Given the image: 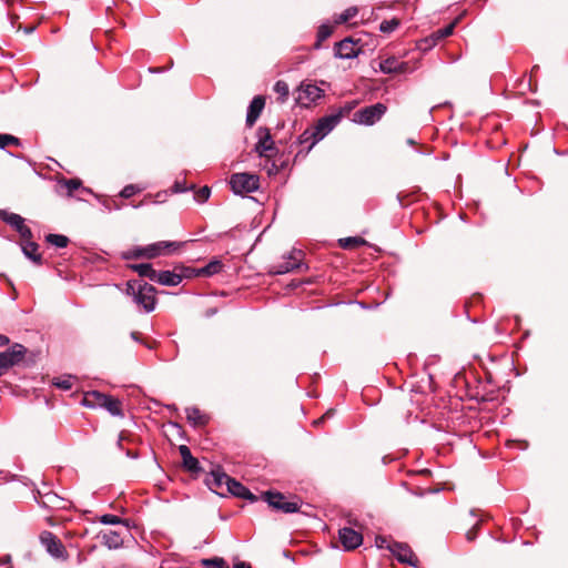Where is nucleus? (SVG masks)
Returning a JSON list of instances; mask_svg holds the SVG:
<instances>
[{"mask_svg": "<svg viewBox=\"0 0 568 568\" xmlns=\"http://www.w3.org/2000/svg\"><path fill=\"white\" fill-rule=\"evenodd\" d=\"M126 294L133 297L134 303L142 306L146 313L154 311L156 305L155 288L143 281H129Z\"/></svg>", "mask_w": 568, "mask_h": 568, "instance_id": "obj_1", "label": "nucleus"}, {"mask_svg": "<svg viewBox=\"0 0 568 568\" xmlns=\"http://www.w3.org/2000/svg\"><path fill=\"white\" fill-rule=\"evenodd\" d=\"M342 114L335 113L321 118L317 123L306 130L297 142H320L322 141L341 121Z\"/></svg>", "mask_w": 568, "mask_h": 568, "instance_id": "obj_2", "label": "nucleus"}, {"mask_svg": "<svg viewBox=\"0 0 568 568\" xmlns=\"http://www.w3.org/2000/svg\"><path fill=\"white\" fill-rule=\"evenodd\" d=\"M229 184L235 194L245 195L258 190L260 176L247 172L234 173L231 175Z\"/></svg>", "mask_w": 568, "mask_h": 568, "instance_id": "obj_3", "label": "nucleus"}, {"mask_svg": "<svg viewBox=\"0 0 568 568\" xmlns=\"http://www.w3.org/2000/svg\"><path fill=\"white\" fill-rule=\"evenodd\" d=\"M262 498L268 504L271 508L284 514L297 513L302 505L300 498L294 497L292 500H288L283 494L278 491H265L263 493Z\"/></svg>", "mask_w": 568, "mask_h": 568, "instance_id": "obj_4", "label": "nucleus"}, {"mask_svg": "<svg viewBox=\"0 0 568 568\" xmlns=\"http://www.w3.org/2000/svg\"><path fill=\"white\" fill-rule=\"evenodd\" d=\"M386 110L387 108L383 103L372 104L357 110L353 114V121L364 125H372L382 119Z\"/></svg>", "mask_w": 568, "mask_h": 568, "instance_id": "obj_5", "label": "nucleus"}, {"mask_svg": "<svg viewBox=\"0 0 568 568\" xmlns=\"http://www.w3.org/2000/svg\"><path fill=\"white\" fill-rule=\"evenodd\" d=\"M47 552L55 559H68V552L62 541L51 531L44 530L39 536Z\"/></svg>", "mask_w": 568, "mask_h": 568, "instance_id": "obj_6", "label": "nucleus"}, {"mask_svg": "<svg viewBox=\"0 0 568 568\" xmlns=\"http://www.w3.org/2000/svg\"><path fill=\"white\" fill-rule=\"evenodd\" d=\"M27 349L21 344H13L9 349L0 353V375L3 374L10 367L19 364L24 355Z\"/></svg>", "mask_w": 568, "mask_h": 568, "instance_id": "obj_7", "label": "nucleus"}, {"mask_svg": "<svg viewBox=\"0 0 568 568\" xmlns=\"http://www.w3.org/2000/svg\"><path fill=\"white\" fill-rule=\"evenodd\" d=\"M0 219L16 230L22 240L32 237V232L30 227L24 224V219L21 215L7 210H0Z\"/></svg>", "mask_w": 568, "mask_h": 568, "instance_id": "obj_8", "label": "nucleus"}, {"mask_svg": "<svg viewBox=\"0 0 568 568\" xmlns=\"http://www.w3.org/2000/svg\"><path fill=\"white\" fill-rule=\"evenodd\" d=\"M231 479L232 477L225 474L221 467H216L209 474L206 478V485L214 493L219 495H225L227 493L226 489L231 483Z\"/></svg>", "mask_w": 568, "mask_h": 568, "instance_id": "obj_9", "label": "nucleus"}, {"mask_svg": "<svg viewBox=\"0 0 568 568\" xmlns=\"http://www.w3.org/2000/svg\"><path fill=\"white\" fill-rule=\"evenodd\" d=\"M304 253L301 250H293L284 257V261L274 266L275 274H285L302 266Z\"/></svg>", "mask_w": 568, "mask_h": 568, "instance_id": "obj_10", "label": "nucleus"}, {"mask_svg": "<svg viewBox=\"0 0 568 568\" xmlns=\"http://www.w3.org/2000/svg\"><path fill=\"white\" fill-rule=\"evenodd\" d=\"M387 549H389L399 562L407 564L413 567L417 566L418 560L408 545L393 542L390 546H387Z\"/></svg>", "mask_w": 568, "mask_h": 568, "instance_id": "obj_11", "label": "nucleus"}, {"mask_svg": "<svg viewBox=\"0 0 568 568\" xmlns=\"http://www.w3.org/2000/svg\"><path fill=\"white\" fill-rule=\"evenodd\" d=\"M323 95V90L315 84L302 83L297 90L296 101L301 104L307 105L317 101Z\"/></svg>", "mask_w": 568, "mask_h": 568, "instance_id": "obj_12", "label": "nucleus"}, {"mask_svg": "<svg viewBox=\"0 0 568 568\" xmlns=\"http://www.w3.org/2000/svg\"><path fill=\"white\" fill-rule=\"evenodd\" d=\"M339 541L346 550H353L363 542V536L353 528L344 527L338 531Z\"/></svg>", "mask_w": 568, "mask_h": 568, "instance_id": "obj_13", "label": "nucleus"}, {"mask_svg": "<svg viewBox=\"0 0 568 568\" xmlns=\"http://www.w3.org/2000/svg\"><path fill=\"white\" fill-rule=\"evenodd\" d=\"M179 246H180V244L176 242H171V241L156 242V243H153V244H150V245H146L143 247L144 257L154 258L156 256L164 254L168 250H171V248L175 250Z\"/></svg>", "mask_w": 568, "mask_h": 568, "instance_id": "obj_14", "label": "nucleus"}, {"mask_svg": "<svg viewBox=\"0 0 568 568\" xmlns=\"http://www.w3.org/2000/svg\"><path fill=\"white\" fill-rule=\"evenodd\" d=\"M358 54V49L356 48V43L349 39L345 38L342 41L335 44V57L339 59H353Z\"/></svg>", "mask_w": 568, "mask_h": 568, "instance_id": "obj_15", "label": "nucleus"}, {"mask_svg": "<svg viewBox=\"0 0 568 568\" xmlns=\"http://www.w3.org/2000/svg\"><path fill=\"white\" fill-rule=\"evenodd\" d=\"M264 105L265 99L262 95L253 98L247 109L246 125L252 126L256 122L264 109Z\"/></svg>", "mask_w": 568, "mask_h": 568, "instance_id": "obj_16", "label": "nucleus"}, {"mask_svg": "<svg viewBox=\"0 0 568 568\" xmlns=\"http://www.w3.org/2000/svg\"><path fill=\"white\" fill-rule=\"evenodd\" d=\"M407 67V62L399 61L395 57H389L379 63V70L385 74L403 73Z\"/></svg>", "mask_w": 568, "mask_h": 568, "instance_id": "obj_17", "label": "nucleus"}, {"mask_svg": "<svg viewBox=\"0 0 568 568\" xmlns=\"http://www.w3.org/2000/svg\"><path fill=\"white\" fill-rule=\"evenodd\" d=\"M100 537L102 545L108 549H119L123 546L124 542L122 534L116 530L102 531Z\"/></svg>", "mask_w": 568, "mask_h": 568, "instance_id": "obj_18", "label": "nucleus"}, {"mask_svg": "<svg viewBox=\"0 0 568 568\" xmlns=\"http://www.w3.org/2000/svg\"><path fill=\"white\" fill-rule=\"evenodd\" d=\"M226 491L232 494L235 497L246 499L252 503L257 500V497L254 494H252L248 488H246L244 485H242L240 481L235 480L234 478L231 479V483H230Z\"/></svg>", "mask_w": 568, "mask_h": 568, "instance_id": "obj_19", "label": "nucleus"}, {"mask_svg": "<svg viewBox=\"0 0 568 568\" xmlns=\"http://www.w3.org/2000/svg\"><path fill=\"white\" fill-rule=\"evenodd\" d=\"M106 395L99 390L87 392L82 399V405L89 408H102L105 404Z\"/></svg>", "mask_w": 568, "mask_h": 568, "instance_id": "obj_20", "label": "nucleus"}, {"mask_svg": "<svg viewBox=\"0 0 568 568\" xmlns=\"http://www.w3.org/2000/svg\"><path fill=\"white\" fill-rule=\"evenodd\" d=\"M153 282L165 286H176L182 282V276L172 271H156Z\"/></svg>", "mask_w": 568, "mask_h": 568, "instance_id": "obj_21", "label": "nucleus"}, {"mask_svg": "<svg viewBox=\"0 0 568 568\" xmlns=\"http://www.w3.org/2000/svg\"><path fill=\"white\" fill-rule=\"evenodd\" d=\"M179 452L182 457L184 468L192 473H197L201 469L199 460L193 457L186 445H181L179 447Z\"/></svg>", "mask_w": 568, "mask_h": 568, "instance_id": "obj_22", "label": "nucleus"}, {"mask_svg": "<svg viewBox=\"0 0 568 568\" xmlns=\"http://www.w3.org/2000/svg\"><path fill=\"white\" fill-rule=\"evenodd\" d=\"M58 184L65 191L67 196H73V193L80 189L85 192H91L89 189L82 186V181L80 179H62Z\"/></svg>", "mask_w": 568, "mask_h": 568, "instance_id": "obj_23", "label": "nucleus"}, {"mask_svg": "<svg viewBox=\"0 0 568 568\" xmlns=\"http://www.w3.org/2000/svg\"><path fill=\"white\" fill-rule=\"evenodd\" d=\"M186 418L193 426L206 425L209 418L197 407H187L185 409Z\"/></svg>", "mask_w": 568, "mask_h": 568, "instance_id": "obj_24", "label": "nucleus"}, {"mask_svg": "<svg viewBox=\"0 0 568 568\" xmlns=\"http://www.w3.org/2000/svg\"><path fill=\"white\" fill-rule=\"evenodd\" d=\"M22 252L23 254L30 258L31 261L40 264L41 263V255L40 254H37V251H38V244L33 241H31V239L29 240H22Z\"/></svg>", "mask_w": 568, "mask_h": 568, "instance_id": "obj_25", "label": "nucleus"}, {"mask_svg": "<svg viewBox=\"0 0 568 568\" xmlns=\"http://www.w3.org/2000/svg\"><path fill=\"white\" fill-rule=\"evenodd\" d=\"M130 268L136 272L140 276L148 277L151 281L154 280L156 273L150 263L132 264L130 265Z\"/></svg>", "mask_w": 568, "mask_h": 568, "instance_id": "obj_26", "label": "nucleus"}, {"mask_svg": "<svg viewBox=\"0 0 568 568\" xmlns=\"http://www.w3.org/2000/svg\"><path fill=\"white\" fill-rule=\"evenodd\" d=\"M121 406V402L118 398L106 395L105 404H103L102 408L106 409L112 416H122Z\"/></svg>", "mask_w": 568, "mask_h": 568, "instance_id": "obj_27", "label": "nucleus"}, {"mask_svg": "<svg viewBox=\"0 0 568 568\" xmlns=\"http://www.w3.org/2000/svg\"><path fill=\"white\" fill-rule=\"evenodd\" d=\"M223 270V264L219 260H213L210 263H207L204 267L200 268L197 274L199 275H205V276H212L217 273H220Z\"/></svg>", "mask_w": 568, "mask_h": 568, "instance_id": "obj_28", "label": "nucleus"}, {"mask_svg": "<svg viewBox=\"0 0 568 568\" xmlns=\"http://www.w3.org/2000/svg\"><path fill=\"white\" fill-rule=\"evenodd\" d=\"M255 152L260 158L270 160L278 152V150L276 144H255Z\"/></svg>", "mask_w": 568, "mask_h": 568, "instance_id": "obj_29", "label": "nucleus"}, {"mask_svg": "<svg viewBox=\"0 0 568 568\" xmlns=\"http://www.w3.org/2000/svg\"><path fill=\"white\" fill-rule=\"evenodd\" d=\"M273 89H274V92L278 95V100L281 102H285L287 100L288 93H290V88L285 81H283V80L276 81Z\"/></svg>", "mask_w": 568, "mask_h": 568, "instance_id": "obj_30", "label": "nucleus"}, {"mask_svg": "<svg viewBox=\"0 0 568 568\" xmlns=\"http://www.w3.org/2000/svg\"><path fill=\"white\" fill-rule=\"evenodd\" d=\"M201 565L205 568H230L227 562L220 557L202 559Z\"/></svg>", "mask_w": 568, "mask_h": 568, "instance_id": "obj_31", "label": "nucleus"}, {"mask_svg": "<svg viewBox=\"0 0 568 568\" xmlns=\"http://www.w3.org/2000/svg\"><path fill=\"white\" fill-rule=\"evenodd\" d=\"M45 240L48 243L61 248L65 247L69 243V239L61 234H49Z\"/></svg>", "mask_w": 568, "mask_h": 568, "instance_id": "obj_32", "label": "nucleus"}, {"mask_svg": "<svg viewBox=\"0 0 568 568\" xmlns=\"http://www.w3.org/2000/svg\"><path fill=\"white\" fill-rule=\"evenodd\" d=\"M144 190V186H140L138 184H128L125 185L121 192H120V196L123 197V199H130L131 196H133L134 194L136 193H140Z\"/></svg>", "mask_w": 568, "mask_h": 568, "instance_id": "obj_33", "label": "nucleus"}, {"mask_svg": "<svg viewBox=\"0 0 568 568\" xmlns=\"http://www.w3.org/2000/svg\"><path fill=\"white\" fill-rule=\"evenodd\" d=\"M53 385L63 390H70L73 387L72 376L57 377L53 381Z\"/></svg>", "mask_w": 568, "mask_h": 568, "instance_id": "obj_34", "label": "nucleus"}, {"mask_svg": "<svg viewBox=\"0 0 568 568\" xmlns=\"http://www.w3.org/2000/svg\"><path fill=\"white\" fill-rule=\"evenodd\" d=\"M358 10L356 7H349L344 10L336 19V23H346L357 14Z\"/></svg>", "mask_w": 568, "mask_h": 568, "instance_id": "obj_35", "label": "nucleus"}, {"mask_svg": "<svg viewBox=\"0 0 568 568\" xmlns=\"http://www.w3.org/2000/svg\"><path fill=\"white\" fill-rule=\"evenodd\" d=\"M332 33H333V27L331 24L324 23V24L320 26L318 31H317L316 47L318 48L320 43L322 41L326 40L327 38H329Z\"/></svg>", "mask_w": 568, "mask_h": 568, "instance_id": "obj_36", "label": "nucleus"}, {"mask_svg": "<svg viewBox=\"0 0 568 568\" xmlns=\"http://www.w3.org/2000/svg\"><path fill=\"white\" fill-rule=\"evenodd\" d=\"M398 26H399V20L398 19L394 18V19H390V20H384L379 24V31L384 32V33H390V32L395 31Z\"/></svg>", "mask_w": 568, "mask_h": 568, "instance_id": "obj_37", "label": "nucleus"}, {"mask_svg": "<svg viewBox=\"0 0 568 568\" xmlns=\"http://www.w3.org/2000/svg\"><path fill=\"white\" fill-rule=\"evenodd\" d=\"M456 22H452L448 26L438 29L437 31L433 32L432 34L436 38L437 41L443 40L446 37H449L453 34L454 28Z\"/></svg>", "mask_w": 568, "mask_h": 568, "instance_id": "obj_38", "label": "nucleus"}, {"mask_svg": "<svg viewBox=\"0 0 568 568\" xmlns=\"http://www.w3.org/2000/svg\"><path fill=\"white\" fill-rule=\"evenodd\" d=\"M364 243L365 241L362 237H346L339 240V244L344 248L355 247Z\"/></svg>", "mask_w": 568, "mask_h": 568, "instance_id": "obj_39", "label": "nucleus"}, {"mask_svg": "<svg viewBox=\"0 0 568 568\" xmlns=\"http://www.w3.org/2000/svg\"><path fill=\"white\" fill-rule=\"evenodd\" d=\"M144 257V251L143 247H134L132 250L125 251L122 253L123 260H132V258H140Z\"/></svg>", "mask_w": 568, "mask_h": 568, "instance_id": "obj_40", "label": "nucleus"}, {"mask_svg": "<svg viewBox=\"0 0 568 568\" xmlns=\"http://www.w3.org/2000/svg\"><path fill=\"white\" fill-rule=\"evenodd\" d=\"M99 521L103 525H119L123 524V519H121L119 516L112 515V514H105L102 515L99 519Z\"/></svg>", "mask_w": 568, "mask_h": 568, "instance_id": "obj_41", "label": "nucleus"}, {"mask_svg": "<svg viewBox=\"0 0 568 568\" xmlns=\"http://www.w3.org/2000/svg\"><path fill=\"white\" fill-rule=\"evenodd\" d=\"M210 195H211L210 187L203 186L199 191L195 192L194 200L199 203H204L205 201L209 200Z\"/></svg>", "mask_w": 568, "mask_h": 568, "instance_id": "obj_42", "label": "nucleus"}, {"mask_svg": "<svg viewBox=\"0 0 568 568\" xmlns=\"http://www.w3.org/2000/svg\"><path fill=\"white\" fill-rule=\"evenodd\" d=\"M193 187H194L193 185L192 186H187L184 181L176 180L174 182V184L172 185V187H171V192L175 193V194L184 193L187 190H191Z\"/></svg>", "mask_w": 568, "mask_h": 568, "instance_id": "obj_43", "label": "nucleus"}, {"mask_svg": "<svg viewBox=\"0 0 568 568\" xmlns=\"http://www.w3.org/2000/svg\"><path fill=\"white\" fill-rule=\"evenodd\" d=\"M437 42L438 41L436 40V38L433 34H430L429 37H427L420 41L419 48L422 50H428V49L433 48L434 45H436Z\"/></svg>", "mask_w": 568, "mask_h": 568, "instance_id": "obj_44", "label": "nucleus"}, {"mask_svg": "<svg viewBox=\"0 0 568 568\" xmlns=\"http://www.w3.org/2000/svg\"><path fill=\"white\" fill-rule=\"evenodd\" d=\"M270 141H271V133H270L268 129L261 128L258 130V140H257V142L262 143V142H270Z\"/></svg>", "mask_w": 568, "mask_h": 568, "instance_id": "obj_45", "label": "nucleus"}, {"mask_svg": "<svg viewBox=\"0 0 568 568\" xmlns=\"http://www.w3.org/2000/svg\"><path fill=\"white\" fill-rule=\"evenodd\" d=\"M479 528V521H477L467 532H466V539L468 541H473L476 539Z\"/></svg>", "mask_w": 568, "mask_h": 568, "instance_id": "obj_46", "label": "nucleus"}, {"mask_svg": "<svg viewBox=\"0 0 568 568\" xmlns=\"http://www.w3.org/2000/svg\"><path fill=\"white\" fill-rule=\"evenodd\" d=\"M101 203H102L103 207L109 212L112 210L121 209V205H119L115 201L103 200Z\"/></svg>", "mask_w": 568, "mask_h": 568, "instance_id": "obj_47", "label": "nucleus"}, {"mask_svg": "<svg viewBox=\"0 0 568 568\" xmlns=\"http://www.w3.org/2000/svg\"><path fill=\"white\" fill-rule=\"evenodd\" d=\"M375 544L378 548H387V546L392 545V544H388L387 539L383 536H377L375 539Z\"/></svg>", "mask_w": 568, "mask_h": 568, "instance_id": "obj_48", "label": "nucleus"}, {"mask_svg": "<svg viewBox=\"0 0 568 568\" xmlns=\"http://www.w3.org/2000/svg\"><path fill=\"white\" fill-rule=\"evenodd\" d=\"M0 142H20V140L11 134H0Z\"/></svg>", "mask_w": 568, "mask_h": 568, "instance_id": "obj_49", "label": "nucleus"}, {"mask_svg": "<svg viewBox=\"0 0 568 568\" xmlns=\"http://www.w3.org/2000/svg\"><path fill=\"white\" fill-rule=\"evenodd\" d=\"M233 568H252L250 564L245 561H239L234 565Z\"/></svg>", "mask_w": 568, "mask_h": 568, "instance_id": "obj_50", "label": "nucleus"}, {"mask_svg": "<svg viewBox=\"0 0 568 568\" xmlns=\"http://www.w3.org/2000/svg\"><path fill=\"white\" fill-rule=\"evenodd\" d=\"M125 454H126V456H128V457H130V458H132V459H136V458L139 457L138 452H132V450H130V449H128V450L125 452Z\"/></svg>", "mask_w": 568, "mask_h": 568, "instance_id": "obj_51", "label": "nucleus"}, {"mask_svg": "<svg viewBox=\"0 0 568 568\" xmlns=\"http://www.w3.org/2000/svg\"><path fill=\"white\" fill-rule=\"evenodd\" d=\"M131 338L135 342H139L141 343L142 341L140 339V336H139V333L138 332H132L131 333Z\"/></svg>", "mask_w": 568, "mask_h": 568, "instance_id": "obj_52", "label": "nucleus"}, {"mask_svg": "<svg viewBox=\"0 0 568 568\" xmlns=\"http://www.w3.org/2000/svg\"><path fill=\"white\" fill-rule=\"evenodd\" d=\"M7 344H9V338L7 336H4V335H1L0 336V345L3 346V345H7Z\"/></svg>", "mask_w": 568, "mask_h": 568, "instance_id": "obj_53", "label": "nucleus"}, {"mask_svg": "<svg viewBox=\"0 0 568 568\" xmlns=\"http://www.w3.org/2000/svg\"><path fill=\"white\" fill-rule=\"evenodd\" d=\"M124 438H125L124 433H121V434H120V436H119V440H118V446H119L120 448H122L121 443H122V440H123Z\"/></svg>", "mask_w": 568, "mask_h": 568, "instance_id": "obj_54", "label": "nucleus"}, {"mask_svg": "<svg viewBox=\"0 0 568 568\" xmlns=\"http://www.w3.org/2000/svg\"><path fill=\"white\" fill-rule=\"evenodd\" d=\"M273 170L277 171L278 170V164L276 163V161L274 160L273 163H272V169L268 170V172L271 173Z\"/></svg>", "mask_w": 568, "mask_h": 568, "instance_id": "obj_55", "label": "nucleus"}, {"mask_svg": "<svg viewBox=\"0 0 568 568\" xmlns=\"http://www.w3.org/2000/svg\"><path fill=\"white\" fill-rule=\"evenodd\" d=\"M142 205H143V202H141V203H140V204H138V205H134V209H138V207H140V206H142Z\"/></svg>", "mask_w": 568, "mask_h": 568, "instance_id": "obj_56", "label": "nucleus"}, {"mask_svg": "<svg viewBox=\"0 0 568 568\" xmlns=\"http://www.w3.org/2000/svg\"><path fill=\"white\" fill-rule=\"evenodd\" d=\"M333 413L332 410L326 412L325 416H331Z\"/></svg>", "mask_w": 568, "mask_h": 568, "instance_id": "obj_57", "label": "nucleus"}, {"mask_svg": "<svg viewBox=\"0 0 568 568\" xmlns=\"http://www.w3.org/2000/svg\"><path fill=\"white\" fill-rule=\"evenodd\" d=\"M6 145H7V144H2V143H0V149H4V146H6Z\"/></svg>", "mask_w": 568, "mask_h": 568, "instance_id": "obj_58", "label": "nucleus"}]
</instances>
